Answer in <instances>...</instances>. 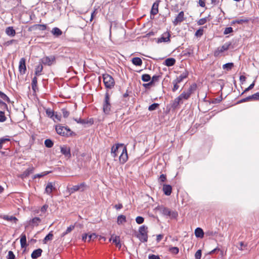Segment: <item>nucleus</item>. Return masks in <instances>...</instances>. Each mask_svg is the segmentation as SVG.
Here are the masks:
<instances>
[{
    "label": "nucleus",
    "mask_w": 259,
    "mask_h": 259,
    "mask_svg": "<svg viewBox=\"0 0 259 259\" xmlns=\"http://www.w3.org/2000/svg\"><path fill=\"white\" fill-rule=\"evenodd\" d=\"M56 131L58 134L65 137H72L76 135V134L72 132L67 126H63L61 124L56 125Z\"/></svg>",
    "instance_id": "nucleus-1"
},
{
    "label": "nucleus",
    "mask_w": 259,
    "mask_h": 259,
    "mask_svg": "<svg viewBox=\"0 0 259 259\" xmlns=\"http://www.w3.org/2000/svg\"><path fill=\"white\" fill-rule=\"evenodd\" d=\"M139 233L136 235V237L142 242H146L148 240V227L145 225H142L139 227Z\"/></svg>",
    "instance_id": "nucleus-2"
},
{
    "label": "nucleus",
    "mask_w": 259,
    "mask_h": 259,
    "mask_svg": "<svg viewBox=\"0 0 259 259\" xmlns=\"http://www.w3.org/2000/svg\"><path fill=\"white\" fill-rule=\"evenodd\" d=\"M103 82L106 89H112L115 85V81L113 77L107 73L102 74Z\"/></svg>",
    "instance_id": "nucleus-3"
},
{
    "label": "nucleus",
    "mask_w": 259,
    "mask_h": 259,
    "mask_svg": "<svg viewBox=\"0 0 259 259\" xmlns=\"http://www.w3.org/2000/svg\"><path fill=\"white\" fill-rule=\"evenodd\" d=\"M111 105L110 103V95L108 91H107L105 95V98L103 104V110L105 114H109L111 111Z\"/></svg>",
    "instance_id": "nucleus-4"
},
{
    "label": "nucleus",
    "mask_w": 259,
    "mask_h": 259,
    "mask_svg": "<svg viewBox=\"0 0 259 259\" xmlns=\"http://www.w3.org/2000/svg\"><path fill=\"white\" fill-rule=\"evenodd\" d=\"M89 187L87 186L85 182L81 183L80 184L73 186L71 188H68L69 192L70 194L73 193L76 191H84Z\"/></svg>",
    "instance_id": "nucleus-5"
},
{
    "label": "nucleus",
    "mask_w": 259,
    "mask_h": 259,
    "mask_svg": "<svg viewBox=\"0 0 259 259\" xmlns=\"http://www.w3.org/2000/svg\"><path fill=\"white\" fill-rule=\"evenodd\" d=\"M125 146L122 144H117L113 145L111 148V155L114 158L118 156L119 153H121L122 150Z\"/></svg>",
    "instance_id": "nucleus-6"
},
{
    "label": "nucleus",
    "mask_w": 259,
    "mask_h": 259,
    "mask_svg": "<svg viewBox=\"0 0 259 259\" xmlns=\"http://www.w3.org/2000/svg\"><path fill=\"white\" fill-rule=\"evenodd\" d=\"M56 58L54 56H45L40 59L39 62L42 65L51 66L55 62Z\"/></svg>",
    "instance_id": "nucleus-7"
},
{
    "label": "nucleus",
    "mask_w": 259,
    "mask_h": 259,
    "mask_svg": "<svg viewBox=\"0 0 259 259\" xmlns=\"http://www.w3.org/2000/svg\"><path fill=\"white\" fill-rule=\"evenodd\" d=\"M231 45V42H226L222 47L217 49V50H216L214 53V55L215 56H218L220 53H222L225 51H227L229 49Z\"/></svg>",
    "instance_id": "nucleus-8"
},
{
    "label": "nucleus",
    "mask_w": 259,
    "mask_h": 259,
    "mask_svg": "<svg viewBox=\"0 0 259 259\" xmlns=\"http://www.w3.org/2000/svg\"><path fill=\"white\" fill-rule=\"evenodd\" d=\"M162 217L166 219H177L178 216V211H160Z\"/></svg>",
    "instance_id": "nucleus-9"
},
{
    "label": "nucleus",
    "mask_w": 259,
    "mask_h": 259,
    "mask_svg": "<svg viewBox=\"0 0 259 259\" xmlns=\"http://www.w3.org/2000/svg\"><path fill=\"white\" fill-rule=\"evenodd\" d=\"M170 34L169 31H166L164 32L161 36V37L158 38L157 42L158 43L161 42H169L170 41Z\"/></svg>",
    "instance_id": "nucleus-10"
},
{
    "label": "nucleus",
    "mask_w": 259,
    "mask_h": 259,
    "mask_svg": "<svg viewBox=\"0 0 259 259\" xmlns=\"http://www.w3.org/2000/svg\"><path fill=\"white\" fill-rule=\"evenodd\" d=\"M119 159L120 163L121 164H124L126 162L128 159V155L126 147H124L122 150V152L120 153V155L119 157Z\"/></svg>",
    "instance_id": "nucleus-11"
},
{
    "label": "nucleus",
    "mask_w": 259,
    "mask_h": 259,
    "mask_svg": "<svg viewBox=\"0 0 259 259\" xmlns=\"http://www.w3.org/2000/svg\"><path fill=\"white\" fill-rule=\"evenodd\" d=\"M41 222V220L38 217H34L29 221L27 222L25 224V228L27 229L29 226L33 227L34 226H38V224Z\"/></svg>",
    "instance_id": "nucleus-12"
},
{
    "label": "nucleus",
    "mask_w": 259,
    "mask_h": 259,
    "mask_svg": "<svg viewBox=\"0 0 259 259\" xmlns=\"http://www.w3.org/2000/svg\"><path fill=\"white\" fill-rule=\"evenodd\" d=\"M73 119L77 123H80L82 124H88L90 125H92L94 123V120L93 118H91L87 120L84 119H81L80 118H74Z\"/></svg>",
    "instance_id": "nucleus-13"
},
{
    "label": "nucleus",
    "mask_w": 259,
    "mask_h": 259,
    "mask_svg": "<svg viewBox=\"0 0 259 259\" xmlns=\"http://www.w3.org/2000/svg\"><path fill=\"white\" fill-rule=\"evenodd\" d=\"M19 70L20 72L22 74L25 73L26 71V59L24 58H22L19 61Z\"/></svg>",
    "instance_id": "nucleus-14"
},
{
    "label": "nucleus",
    "mask_w": 259,
    "mask_h": 259,
    "mask_svg": "<svg viewBox=\"0 0 259 259\" xmlns=\"http://www.w3.org/2000/svg\"><path fill=\"white\" fill-rule=\"evenodd\" d=\"M184 20V13L183 11H181L176 19L172 21V23L175 26L177 25L179 23H181Z\"/></svg>",
    "instance_id": "nucleus-15"
},
{
    "label": "nucleus",
    "mask_w": 259,
    "mask_h": 259,
    "mask_svg": "<svg viewBox=\"0 0 259 259\" xmlns=\"http://www.w3.org/2000/svg\"><path fill=\"white\" fill-rule=\"evenodd\" d=\"M60 150L61 153L66 157L70 158L71 157L70 147L66 146H61Z\"/></svg>",
    "instance_id": "nucleus-16"
},
{
    "label": "nucleus",
    "mask_w": 259,
    "mask_h": 259,
    "mask_svg": "<svg viewBox=\"0 0 259 259\" xmlns=\"http://www.w3.org/2000/svg\"><path fill=\"white\" fill-rule=\"evenodd\" d=\"M194 55V47L192 46L189 47L188 48L186 49L182 52V56L184 57H191Z\"/></svg>",
    "instance_id": "nucleus-17"
},
{
    "label": "nucleus",
    "mask_w": 259,
    "mask_h": 259,
    "mask_svg": "<svg viewBox=\"0 0 259 259\" xmlns=\"http://www.w3.org/2000/svg\"><path fill=\"white\" fill-rule=\"evenodd\" d=\"M160 2V1L157 0L154 3L150 12L151 15H155L158 13V6Z\"/></svg>",
    "instance_id": "nucleus-18"
},
{
    "label": "nucleus",
    "mask_w": 259,
    "mask_h": 259,
    "mask_svg": "<svg viewBox=\"0 0 259 259\" xmlns=\"http://www.w3.org/2000/svg\"><path fill=\"white\" fill-rule=\"evenodd\" d=\"M162 190L163 191L164 194L166 196H169L172 191V187L170 185L168 184H163Z\"/></svg>",
    "instance_id": "nucleus-19"
},
{
    "label": "nucleus",
    "mask_w": 259,
    "mask_h": 259,
    "mask_svg": "<svg viewBox=\"0 0 259 259\" xmlns=\"http://www.w3.org/2000/svg\"><path fill=\"white\" fill-rule=\"evenodd\" d=\"M42 250L41 248H38L34 250L31 254V257L32 259H36L41 255Z\"/></svg>",
    "instance_id": "nucleus-20"
},
{
    "label": "nucleus",
    "mask_w": 259,
    "mask_h": 259,
    "mask_svg": "<svg viewBox=\"0 0 259 259\" xmlns=\"http://www.w3.org/2000/svg\"><path fill=\"white\" fill-rule=\"evenodd\" d=\"M1 218H3L5 220H7L8 221L12 222L14 224H16L18 222V219L14 216H9L8 215H4L0 216Z\"/></svg>",
    "instance_id": "nucleus-21"
},
{
    "label": "nucleus",
    "mask_w": 259,
    "mask_h": 259,
    "mask_svg": "<svg viewBox=\"0 0 259 259\" xmlns=\"http://www.w3.org/2000/svg\"><path fill=\"white\" fill-rule=\"evenodd\" d=\"M20 244L22 248H26L28 246L26 240V235L24 233H22L21 235Z\"/></svg>",
    "instance_id": "nucleus-22"
},
{
    "label": "nucleus",
    "mask_w": 259,
    "mask_h": 259,
    "mask_svg": "<svg viewBox=\"0 0 259 259\" xmlns=\"http://www.w3.org/2000/svg\"><path fill=\"white\" fill-rule=\"evenodd\" d=\"M11 139L9 136H6L0 138V150L2 149L3 147L9 142Z\"/></svg>",
    "instance_id": "nucleus-23"
},
{
    "label": "nucleus",
    "mask_w": 259,
    "mask_h": 259,
    "mask_svg": "<svg viewBox=\"0 0 259 259\" xmlns=\"http://www.w3.org/2000/svg\"><path fill=\"white\" fill-rule=\"evenodd\" d=\"M56 188L54 187V185L53 184L52 182H48L47 184L46 189L45 192L50 195L52 193L53 190H55Z\"/></svg>",
    "instance_id": "nucleus-24"
},
{
    "label": "nucleus",
    "mask_w": 259,
    "mask_h": 259,
    "mask_svg": "<svg viewBox=\"0 0 259 259\" xmlns=\"http://www.w3.org/2000/svg\"><path fill=\"white\" fill-rule=\"evenodd\" d=\"M189 72L187 70H185L184 72H183L180 76L177 77V78L175 79V80L180 83L183 80V79L187 78Z\"/></svg>",
    "instance_id": "nucleus-25"
},
{
    "label": "nucleus",
    "mask_w": 259,
    "mask_h": 259,
    "mask_svg": "<svg viewBox=\"0 0 259 259\" xmlns=\"http://www.w3.org/2000/svg\"><path fill=\"white\" fill-rule=\"evenodd\" d=\"M51 33L56 37H59L63 34L62 31L60 28L56 27L52 29Z\"/></svg>",
    "instance_id": "nucleus-26"
},
{
    "label": "nucleus",
    "mask_w": 259,
    "mask_h": 259,
    "mask_svg": "<svg viewBox=\"0 0 259 259\" xmlns=\"http://www.w3.org/2000/svg\"><path fill=\"white\" fill-rule=\"evenodd\" d=\"M176 59L174 58H168L165 60L164 64L167 66L170 67L174 66L176 63Z\"/></svg>",
    "instance_id": "nucleus-27"
},
{
    "label": "nucleus",
    "mask_w": 259,
    "mask_h": 259,
    "mask_svg": "<svg viewBox=\"0 0 259 259\" xmlns=\"http://www.w3.org/2000/svg\"><path fill=\"white\" fill-rule=\"evenodd\" d=\"M34 171L33 167H30L27 168L22 174V178H26Z\"/></svg>",
    "instance_id": "nucleus-28"
},
{
    "label": "nucleus",
    "mask_w": 259,
    "mask_h": 259,
    "mask_svg": "<svg viewBox=\"0 0 259 259\" xmlns=\"http://www.w3.org/2000/svg\"><path fill=\"white\" fill-rule=\"evenodd\" d=\"M37 78L36 77V76H35L32 78L31 82L32 90L33 93H36V91L38 90V88L37 87Z\"/></svg>",
    "instance_id": "nucleus-29"
},
{
    "label": "nucleus",
    "mask_w": 259,
    "mask_h": 259,
    "mask_svg": "<svg viewBox=\"0 0 259 259\" xmlns=\"http://www.w3.org/2000/svg\"><path fill=\"white\" fill-rule=\"evenodd\" d=\"M195 235L197 238H202L204 237V232L202 228L198 227L195 230Z\"/></svg>",
    "instance_id": "nucleus-30"
},
{
    "label": "nucleus",
    "mask_w": 259,
    "mask_h": 259,
    "mask_svg": "<svg viewBox=\"0 0 259 259\" xmlns=\"http://www.w3.org/2000/svg\"><path fill=\"white\" fill-rule=\"evenodd\" d=\"M190 96L191 95L188 93L187 91H184L178 96V99H180V100L182 101L183 100H188L190 97Z\"/></svg>",
    "instance_id": "nucleus-31"
},
{
    "label": "nucleus",
    "mask_w": 259,
    "mask_h": 259,
    "mask_svg": "<svg viewBox=\"0 0 259 259\" xmlns=\"http://www.w3.org/2000/svg\"><path fill=\"white\" fill-rule=\"evenodd\" d=\"M6 33L8 36H14L16 34V31L12 26H9L6 29Z\"/></svg>",
    "instance_id": "nucleus-32"
},
{
    "label": "nucleus",
    "mask_w": 259,
    "mask_h": 259,
    "mask_svg": "<svg viewBox=\"0 0 259 259\" xmlns=\"http://www.w3.org/2000/svg\"><path fill=\"white\" fill-rule=\"evenodd\" d=\"M43 70V66L41 63L39 61V64L36 66L35 68L34 74L35 76H39L41 74V72Z\"/></svg>",
    "instance_id": "nucleus-33"
},
{
    "label": "nucleus",
    "mask_w": 259,
    "mask_h": 259,
    "mask_svg": "<svg viewBox=\"0 0 259 259\" xmlns=\"http://www.w3.org/2000/svg\"><path fill=\"white\" fill-rule=\"evenodd\" d=\"M132 62L134 65L138 66H141L143 63L142 59L138 57L133 58L132 60Z\"/></svg>",
    "instance_id": "nucleus-34"
},
{
    "label": "nucleus",
    "mask_w": 259,
    "mask_h": 259,
    "mask_svg": "<svg viewBox=\"0 0 259 259\" xmlns=\"http://www.w3.org/2000/svg\"><path fill=\"white\" fill-rule=\"evenodd\" d=\"M126 222V217L124 215H119L117 217V223L118 225H120Z\"/></svg>",
    "instance_id": "nucleus-35"
},
{
    "label": "nucleus",
    "mask_w": 259,
    "mask_h": 259,
    "mask_svg": "<svg viewBox=\"0 0 259 259\" xmlns=\"http://www.w3.org/2000/svg\"><path fill=\"white\" fill-rule=\"evenodd\" d=\"M53 234L52 231L50 232L42 240L44 244H46L48 241H51L53 240Z\"/></svg>",
    "instance_id": "nucleus-36"
},
{
    "label": "nucleus",
    "mask_w": 259,
    "mask_h": 259,
    "mask_svg": "<svg viewBox=\"0 0 259 259\" xmlns=\"http://www.w3.org/2000/svg\"><path fill=\"white\" fill-rule=\"evenodd\" d=\"M248 21H249V20L247 18L242 19H238V20H235L232 21L231 22V25H233L235 24L236 23H237L239 24H241L243 23H247V22H248Z\"/></svg>",
    "instance_id": "nucleus-37"
},
{
    "label": "nucleus",
    "mask_w": 259,
    "mask_h": 259,
    "mask_svg": "<svg viewBox=\"0 0 259 259\" xmlns=\"http://www.w3.org/2000/svg\"><path fill=\"white\" fill-rule=\"evenodd\" d=\"M112 241L115 243V245L120 249L121 247V244L120 241V236H115V237L112 239Z\"/></svg>",
    "instance_id": "nucleus-38"
},
{
    "label": "nucleus",
    "mask_w": 259,
    "mask_h": 259,
    "mask_svg": "<svg viewBox=\"0 0 259 259\" xmlns=\"http://www.w3.org/2000/svg\"><path fill=\"white\" fill-rule=\"evenodd\" d=\"M183 102L180 100V99H178V97L176 98L173 101L172 103L171 104V107L175 109L177 108L179 105L180 103H182Z\"/></svg>",
    "instance_id": "nucleus-39"
},
{
    "label": "nucleus",
    "mask_w": 259,
    "mask_h": 259,
    "mask_svg": "<svg viewBox=\"0 0 259 259\" xmlns=\"http://www.w3.org/2000/svg\"><path fill=\"white\" fill-rule=\"evenodd\" d=\"M234 67V63L232 62L227 63L223 65V68L226 69L227 71H229L232 69Z\"/></svg>",
    "instance_id": "nucleus-40"
},
{
    "label": "nucleus",
    "mask_w": 259,
    "mask_h": 259,
    "mask_svg": "<svg viewBox=\"0 0 259 259\" xmlns=\"http://www.w3.org/2000/svg\"><path fill=\"white\" fill-rule=\"evenodd\" d=\"M75 228V225H70L69 227H68L66 230L63 233H62V234H61V237H64V236H65L66 235H67V234L69 233L70 232H71Z\"/></svg>",
    "instance_id": "nucleus-41"
},
{
    "label": "nucleus",
    "mask_w": 259,
    "mask_h": 259,
    "mask_svg": "<svg viewBox=\"0 0 259 259\" xmlns=\"http://www.w3.org/2000/svg\"><path fill=\"white\" fill-rule=\"evenodd\" d=\"M44 144L45 146L47 148H52L54 145L53 141L50 139L45 140Z\"/></svg>",
    "instance_id": "nucleus-42"
},
{
    "label": "nucleus",
    "mask_w": 259,
    "mask_h": 259,
    "mask_svg": "<svg viewBox=\"0 0 259 259\" xmlns=\"http://www.w3.org/2000/svg\"><path fill=\"white\" fill-rule=\"evenodd\" d=\"M247 244H245L243 242L241 241L239 243V244L237 245V247L240 250H243L247 249Z\"/></svg>",
    "instance_id": "nucleus-43"
},
{
    "label": "nucleus",
    "mask_w": 259,
    "mask_h": 259,
    "mask_svg": "<svg viewBox=\"0 0 259 259\" xmlns=\"http://www.w3.org/2000/svg\"><path fill=\"white\" fill-rule=\"evenodd\" d=\"M162 73H160V75H154L152 76V79L151 80V83H152L153 84L155 82H158L159 80V78L161 77Z\"/></svg>",
    "instance_id": "nucleus-44"
},
{
    "label": "nucleus",
    "mask_w": 259,
    "mask_h": 259,
    "mask_svg": "<svg viewBox=\"0 0 259 259\" xmlns=\"http://www.w3.org/2000/svg\"><path fill=\"white\" fill-rule=\"evenodd\" d=\"M46 114H47V116L49 117L52 118L54 120V116L55 115L54 111L53 110H51L50 108H48L46 110Z\"/></svg>",
    "instance_id": "nucleus-45"
},
{
    "label": "nucleus",
    "mask_w": 259,
    "mask_h": 259,
    "mask_svg": "<svg viewBox=\"0 0 259 259\" xmlns=\"http://www.w3.org/2000/svg\"><path fill=\"white\" fill-rule=\"evenodd\" d=\"M197 88V85L196 83H193L190 86L188 90L187 91L191 95L193 92L196 91Z\"/></svg>",
    "instance_id": "nucleus-46"
},
{
    "label": "nucleus",
    "mask_w": 259,
    "mask_h": 259,
    "mask_svg": "<svg viewBox=\"0 0 259 259\" xmlns=\"http://www.w3.org/2000/svg\"><path fill=\"white\" fill-rule=\"evenodd\" d=\"M0 98L4 101L10 103L11 102L10 98L3 92L0 91Z\"/></svg>",
    "instance_id": "nucleus-47"
},
{
    "label": "nucleus",
    "mask_w": 259,
    "mask_h": 259,
    "mask_svg": "<svg viewBox=\"0 0 259 259\" xmlns=\"http://www.w3.org/2000/svg\"><path fill=\"white\" fill-rule=\"evenodd\" d=\"M168 251L174 254H178L179 252V248L177 247H169L168 249Z\"/></svg>",
    "instance_id": "nucleus-48"
},
{
    "label": "nucleus",
    "mask_w": 259,
    "mask_h": 259,
    "mask_svg": "<svg viewBox=\"0 0 259 259\" xmlns=\"http://www.w3.org/2000/svg\"><path fill=\"white\" fill-rule=\"evenodd\" d=\"M151 76L148 74H144L142 75L141 79L144 82H148L151 81Z\"/></svg>",
    "instance_id": "nucleus-49"
},
{
    "label": "nucleus",
    "mask_w": 259,
    "mask_h": 259,
    "mask_svg": "<svg viewBox=\"0 0 259 259\" xmlns=\"http://www.w3.org/2000/svg\"><path fill=\"white\" fill-rule=\"evenodd\" d=\"M159 107V104L158 103H154L151 105H150L148 107V110L150 111H152L155 110H156Z\"/></svg>",
    "instance_id": "nucleus-50"
},
{
    "label": "nucleus",
    "mask_w": 259,
    "mask_h": 259,
    "mask_svg": "<svg viewBox=\"0 0 259 259\" xmlns=\"http://www.w3.org/2000/svg\"><path fill=\"white\" fill-rule=\"evenodd\" d=\"M252 100L253 101V98H252V96L251 95V96H249L245 98H243V99H242L241 100L238 101L237 102V104H240V103H243V102H248V101H251Z\"/></svg>",
    "instance_id": "nucleus-51"
},
{
    "label": "nucleus",
    "mask_w": 259,
    "mask_h": 259,
    "mask_svg": "<svg viewBox=\"0 0 259 259\" xmlns=\"http://www.w3.org/2000/svg\"><path fill=\"white\" fill-rule=\"evenodd\" d=\"M178 81H176V80H174L172 81V83L174 84V87L172 89V91L173 92H175L176 91H177L179 88V85H178V83H179Z\"/></svg>",
    "instance_id": "nucleus-52"
},
{
    "label": "nucleus",
    "mask_w": 259,
    "mask_h": 259,
    "mask_svg": "<svg viewBox=\"0 0 259 259\" xmlns=\"http://www.w3.org/2000/svg\"><path fill=\"white\" fill-rule=\"evenodd\" d=\"M33 27H35L36 28H38L39 30H45L47 28L46 24H35Z\"/></svg>",
    "instance_id": "nucleus-53"
},
{
    "label": "nucleus",
    "mask_w": 259,
    "mask_h": 259,
    "mask_svg": "<svg viewBox=\"0 0 259 259\" xmlns=\"http://www.w3.org/2000/svg\"><path fill=\"white\" fill-rule=\"evenodd\" d=\"M203 34V28L202 27L199 28L195 33V35L197 37H200Z\"/></svg>",
    "instance_id": "nucleus-54"
},
{
    "label": "nucleus",
    "mask_w": 259,
    "mask_h": 259,
    "mask_svg": "<svg viewBox=\"0 0 259 259\" xmlns=\"http://www.w3.org/2000/svg\"><path fill=\"white\" fill-rule=\"evenodd\" d=\"M7 120V117L5 115V112L0 111V122H3Z\"/></svg>",
    "instance_id": "nucleus-55"
},
{
    "label": "nucleus",
    "mask_w": 259,
    "mask_h": 259,
    "mask_svg": "<svg viewBox=\"0 0 259 259\" xmlns=\"http://www.w3.org/2000/svg\"><path fill=\"white\" fill-rule=\"evenodd\" d=\"M61 111L64 118H67L69 115V112L66 108H62Z\"/></svg>",
    "instance_id": "nucleus-56"
},
{
    "label": "nucleus",
    "mask_w": 259,
    "mask_h": 259,
    "mask_svg": "<svg viewBox=\"0 0 259 259\" xmlns=\"http://www.w3.org/2000/svg\"><path fill=\"white\" fill-rule=\"evenodd\" d=\"M207 21V17H205L201 18L199 20V21L197 22V24L198 25H202L204 24Z\"/></svg>",
    "instance_id": "nucleus-57"
},
{
    "label": "nucleus",
    "mask_w": 259,
    "mask_h": 259,
    "mask_svg": "<svg viewBox=\"0 0 259 259\" xmlns=\"http://www.w3.org/2000/svg\"><path fill=\"white\" fill-rule=\"evenodd\" d=\"M222 99H223L222 95H221L220 97H219L217 98L213 99L212 101V103L218 104L222 101Z\"/></svg>",
    "instance_id": "nucleus-58"
},
{
    "label": "nucleus",
    "mask_w": 259,
    "mask_h": 259,
    "mask_svg": "<svg viewBox=\"0 0 259 259\" xmlns=\"http://www.w3.org/2000/svg\"><path fill=\"white\" fill-rule=\"evenodd\" d=\"M98 237V235H96V233H92L90 234H88V241H90L91 240H94Z\"/></svg>",
    "instance_id": "nucleus-59"
},
{
    "label": "nucleus",
    "mask_w": 259,
    "mask_h": 259,
    "mask_svg": "<svg viewBox=\"0 0 259 259\" xmlns=\"http://www.w3.org/2000/svg\"><path fill=\"white\" fill-rule=\"evenodd\" d=\"M136 222L138 224H141L144 222V218L141 216H138L136 218Z\"/></svg>",
    "instance_id": "nucleus-60"
},
{
    "label": "nucleus",
    "mask_w": 259,
    "mask_h": 259,
    "mask_svg": "<svg viewBox=\"0 0 259 259\" xmlns=\"http://www.w3.org/2000/svg\"><path fill=\"white\" fill-rule=\"evenodd\" d=\"M15 255L12 251H9L8 252V255L7 256V259H15Z\"/></svg>",
    "instance_id": "nucleus-61"
},
{
    "label": "nucleus",
    "mask_w": 259,
    "mask_h": 259,
    "mask_svg": "<svg viewBox=\"0 0 259 259\" xmlns=\"http://www.w3.org/2000/svg\"><path fill=\"white\" fill-rule=\"evenodd\" d=\"M202 255V251L201 249H198L195 254V259H201Z\"/></svg>",
    "instance_id": "nucleus-62"
},
{
    "label": "nucleus",
    "mask_w": 259,
    "mask_h": 259,
    "mask_svg": "<svg viewBox=\"0 0 259 259\" xmlns=\"http://www.w3.org/2000/svg\"><path fill=\"white\" fill-rule=\"evenodd\" d=\"M233 31V28L231 27H226L224 31V34H229Z\"/></svg>",
    "instance_id": "nucleus-63"
},
{
    "label": "nucleus",
    "mask_w": 259,
    "mask_h": 259,
    "mask_svg": "<svg viewBox=\"0 0 259 259\" xmlns=\"http://www.w3.org/2000/svg\"><path fill=\"white\" fill-rule=\"evenodd\" d=\"M253 101H259V92H257L252 95Z\"/></svg>",
    "instance_id": "nucleus-64"
}]
</instances>
